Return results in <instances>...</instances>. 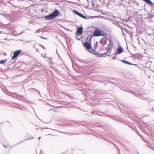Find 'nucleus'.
Instances as JSON below:
<instances>
[{
    "label": "nucleus",
    "instance_id": "1",
    "mask_svg": "<svg viewBox=\"0 0 154 154\" xmlns=\"http://www.w3.org/2000/svg\"><path fill=\"white\" fill-rule=\"evenodd\" d=\"M59 13V11L57 10H56L50 14L46 16L45 17V18L46 20H48L54 19L58 15Z\"/></svg>",
    "mask_w": 154,
    "mask_h": 154
},
{
    "label": "nucleus",
    "instance_id": "2",
    "mask_svg": "<svg viewBox=\"0 0 154 154\" xmlns=\"http://www.w3.org/2000/svg\"><path fill=\"white\" fill-rule=\"evenodd\" d=\"M109 43L108 44V46L109 47L107 49V51L106 53V54L107 56H109L110 54L111 50L113 48V45L112 44V41L110 39H109Z\"/></svg>",
    "mask_w": 154,
    "mask_h": 154
},
{
    "label": "nucleus",
    "instance_id": "3",
    "mask_svg": "<svg viewBox=\"0 0 154 154\" xmlns=\"http://www.w3.org/2000/svg\"><path fill=\"white\" fill-rule=\"evenodd\" d=\"M94 35L95 36H103L101 33V31L100 30L96 29L94 33Z\"/></svg>",
    "mask_w": 154,
    "mask_h": 154
},
{
    "label": "nucleus",
    "instance_id": "4",
    "mask_svg": "<svg viewBox=\"0 0 154 154\" xmlns=\"http://www.w3.org/2000/svg\"><path fill=\"white\" fill-rule=\"evenodd\" d=\"M21 51V50L15 51L14 53V56L12 57V59L13 60L17 57L20 53Z\"/></svg>",
    "mask_w": 154,
    "mask_h": 154
},
{
    "label": "nucleus",
    "instance_id": "5",
    "mask_svg": "<svg viewBox=\"0 0 154 154\" xmlns=\"http://www.w3.org/2000/svg\"><path fill=\"white\" fill-rule=\"evenodd\" d=\"M123 51L124 50L123 48L120 46L117 49V52L116 53V55H117L118 54H120L123 52Z\"/></svg>",
    "mask_w": 154,
    "mask_h": 154
},
{
    "label": "nucleus",
    "instance_id": "6",
    "mask_svg": "<svg viewBox=\"0 0 154 154\" xmlns=\"http://www.w3.org/2000/svg\"><path fill=\"white\" fill-rule=\"evenodd\" d=\"M83 30V28L82 27H80L78 28L76 31L77 34L79 35H80L82 33Z\"/></svg>",
    "mask_w": 154,
    "mask_h": 154
},
{
    "label": "nucleus",
    "instance_id": "7",
    "mask_svg": "<svg viewBox=\"0 0 154 154\" xmlns=\"http://www.w3.org/2000/svg\"><path fill=\"white\" fill-rule=\"evenodd\" d=\"M84 46L87 49H90L91 48L90 44L88 42H86L84 44Z\"/></svg>",
    "mask_w": 154,
    "mask_h": 154
},
{
    "label": "nucleus",
    "instance_id": "8",
    "mask_svg": "<svg viewBox=\"0 0 154 154\" xmlns=\"http://www.w3.org/2000/svg\"><path fill=\"white\" fill-rule=\"evenodd\" d=\"M75 13L78 15V16H79L80 17H82V18H84V19H86V17L85 16H83V15L79 13L77 11H75Z\"/></svg>",
    "mask_w": 154,
    "mask_h": 154
},
{
    "label": "nucleus",
    "instance_id": "9",
    "mask_svg": "<svg viewBox=\"0 0 154 154\" xmlns=\"http://www.w3.org/2000/svg\"><path fill=\"white\" fill-rule=\"evenodd\" d=\"M100 42L101 43V44H102V45H104L106 44L105 41L104 40V39H102L100 40Z\"/></svg>",
    "mask_w": 154,
    "mask_h": 154
},
{
    "label": "nucleus",
    "instance_id": "10",
    "mask_svg": "<svg viewBox=\"0 0 154 154\" xmlns=\"http://www.w3.org/2000/svg\"><path fill=\"white\" fill-rule=\"evenodd\" d=\"M144 1H145L146 3H147L148 4H150L151 5H153V3L150 0H143Z\"/></svg>",
    "mask_w": 154,
    "mask_h": 154
},
{
    "label": "nucleus",
    "instance_id": "11",
    "mask_svg": "<svg viewBox=\"0 0 154 154\" xmlns=\"http://www.w3.org/2000/svg\"><path fill=\"white\" fill-rule=\"evenodd\" d=\"M7 61V59L0 60V64H4L5 63H6Z\"/></svg>",
    "mask_w": 154,
    "mask_h": 154
},
{
    "label": "nucleus",
    "instance_id": "12",
    "mask_svg": "<svg viewBox=\"0 0 154 154\" xmlns=\"http://www.w3.org/2000/svg\"><path fill=\"white\" fill-rule=\"evenodd\" d=\"M122 62L125 63H126L127 64H129V65H133V64L131 63H130L128 62V61H125L124 60H122Z\"/></svg>",
    "mask_w": 154,
    "mask_h": 154
},
{
    "label": "nucleus",
    "instance_id": "13",
    "mask_svg": "<svg viewBox=\"0 0 154 154\" xmlns=\"http://www.w3.org/2000/svg\"><path fill=\"white\" fill-rule=\"evenodd\" d=\"M40 38H42L43 39H46V40H47L48 39V38H44L42 36H40Z\"/></svg>",
    "mask_w": 154,
    "mask_h": 154
},
{
    "label": "nucleus",
    "instance_id": "14",
    "mask_svg": "<svg viewBox=\"0 0 154 154\" xmlns=\"http://www.w3.org/2000/svg\"><path fill=\"white\" fill-rule=\"evenodd\" d=\"M40 32V29H38L36 31V32Z\"/></svg>",
    "mask_w": 154,
    "mask_h": 154
},
{
    "label": "nucleus",
    "instance_id": "15",
    "mask_svg": "<svg viewBox=\"0 0 154 154\" xmlns=\"http://www.w3.org/2000/svg\"><path fill=\"white\" fill-rule=\"evenodd\" d=\"M112 58L113 59L115 60L116 59V58L115 57H113Z\"/></svg>",
    "mask_w": 154,
    "mask_h": 154
},
{
    "label": "nucleus",
    "instance_id": "16",
    "mask_svg": "<svg viewBox=\"0 0 154 154\" xmlns=\"http://www.w3.org/2000/svg\"><path fill=\"white\" fill-rule=\"evenodd\" d=\"M41 137H39L38 138V140H40L41 138Z\"/></svg>",
    "mask_w": 154,
    "mask_h": 154
},
{
    "label": "nucleus",
    "instance_id": "17",
    "mask_svg": "<svg viewBox=\"0 0 154 154\" xmlns=\"http://www.w3.org/2000/svg\"><path fill=\"white\" fill-rule=\"evenodd\" d=\"M38 49H36V50L37 51H38Z\"/></svg>",
    "mask_w": 154,
    "mask_h": 154
},
{
    "label": "nucleus",
    "instance_id": "18",
    "mask_svg": "<svg viewBox=\"0 0 154 154\" xmlns=\"http://www.w3.org/2000/svg\"><path fill=\"white\" fill-rule=\"evenodd\" d=\"M9 94H10V93H8V94H8V95H10Z\"/></svg>",
    "mask_w": 154,
    "mask_h": 154
},
{
    "label": "nucleus",
    "instance_id": "19",
    "mask_svg": "<svg viewBox=\"0 0 154 154\" xmlns=\"http://www.w3.org/2000/svg\"><path fill=\"white\" fill-rule=\"evenodd\" d=\"M13 97H15V96H13Z\"/></svg>",
    "mask_w": 154,
    "mask_h": 154
},
{
    "label": "nucleus",
    "instance_id": "20",
    "mask_svg": "<svg viewBox=\"0 0 154 154\" xmlns=\"http://www.w3.org/2000/svg\"><path fill=\"white\" fill-rule=\"evenodd\" d=\"M34 138V137H32V139H33V138Z\"/></svg>",
    "mask_w": 154,
    "mask_h": 154
}]
</instances>
